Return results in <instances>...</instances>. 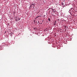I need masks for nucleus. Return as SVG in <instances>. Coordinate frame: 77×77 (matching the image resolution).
<instances>
[{
  "label": "nucleus",
  "instance_id": "obj_1",
  "mask_svg": "<svg viewBox=\"0 0 77 77\" xmlns=\"http://www.w3.org/2000/svg\"><path fill=\"white\" fill-rule=\"evenodd\" d=\"M35 4H32L31 5V7L32 8V9H34V7H35Z\"/></svg>",
  "mask_w": 77,
  "mask_h": 77
},
{
  "label": "nucleus",
  "instance_id": "obj_2",
  "mask_svg": "<svg viewBox=\"0 0 77 77\" xmlns=\"http://www.w3.org/2000/svg\"><path fill=\"white\" fill-rule=\"evenodd\" d=\"M52 11L53 12H55V11H56V10H55V9H52Z\"/></svg>",
  "mask_w": 77,
  "mask_h": 77
},
{
  "label": "nucleus",
  "instance_id": "obj_3",
  "mask_svg": "<svg viewBox=\"0 0 77 77\" xmlns=\"http://www.w3.org/2000/svg\"><path fill=\"white\" fill-rule=\"evenodd\" d=\"M48 21H49L50 22V23H51V20H50V18H48Z\"/></svg>",
  "mask_w": 77,
  "mask_h": 77
},
{
  "label": "nucleus",
  "instance_id": "obj_4",
  "mask_svg": "<svg viewBox=\"0 0 77 77\" xmlns=\"http://www.w3.org/2000/svg\"><path fill=\"white\" fill-rule=\"evenodd\" d=\"M41 17V16H38L35 19H36V18H38L39 17Z\"/></svg>",
  "mask_w": 77,
  "mask_h": 77
},
{
  "label": "nucleus",
  "instance_id": "obj_5",
  "mask_svg": "<svg viewBox=\"0 0 77 77\" xmlns=\"http://www.w3.org/2000/svg\"><path fill=\"white\" fill-rule=\"evenodd\" d=\"M18 20H20V19L18 18V20H16V21H18Z\"/></svg>",
  "mask_w": 77,
  "mask_h": 77
},
{
  "label": "nucleus",
  "instance_id": "obj_6",
  "mask_svg": "<svg viewBox=\"0 0 77 77\" xmlns=\"http://www.w3.org/2000/svg\"><path fill=\"white\" fill-rule=\"evenodd\" d=\"M56 21H55V24H57V23H56Z\"/></svg>",
  "mask_w": 77,
  "mask_h": 77
},
{
  "label": "nucleus",
  "instance_id": "obj_7",
  "mask_svg": "<svg viewBox=\"0 0 77 77\" xmlns=\"http://www.w3.org/2000/svg\"><path fill=\"white\" fill-rule=\"evenodd\" d=\"M62 5H63V2L62 3Z\"/></svg>",
  "mask_w": 77,
  "mask_h": 77
},
{
  "label": "nucleus",
  "instance_id": "obj_8",
  "mask_svg": "<svg viewBox=\"0 0 77 77\" xmlns=\"http://www.w3.org/2000/svg\"><path fill=\"white\" fill-rule=\"evenodd\" d=\"M69 11H70V12H71L72 11L70 10H69Z\"/></svg>",
  "mask_w": 77,
  "mask_h": 77
},
{
  "label": "nucleus",
  "instance_id": "obj_9",
  "mask_svg": "<svg viewBox=\"0 0 77 77\" xmlns=\"http://www.w3.org/2000/svg\"><path fill=\"white\" fill-rule=\"evenodd\" d=\"M38 23H39V24H40V23H39V21H38Z\"/></svg>",
  "mask_w": 77,
  "mask_h": 77
},
{
  "label": "nucleus",
  "instance_id": "obj_10",
  "mask_svg": "<svg viewBox=\"0 0 77 77\" xmlns=\"http://www.w3.org/2000/svg\"><path fill=\"white\" fill-rule=\"evenodd\" d=\"M44 22V20H42V23H43Z\"/></svg>",
  "mask_w": 77,
  "mask_h": 77
},
{
  "label": "nucleus",
  "instance_id": "obj_11",
  "mask_svg": "<svg viewBox=\"0 0 77 77\" xmlns=\"http://www.w3.org/2000/svg\"><path fill=\"white\" fill-rule=\"evenodd\" d=\"M56 24L54 23V26H55V25H56Z\"/></svg>",
  "mask_w": 77,
  "mask_h": 77
},
{
  "label": "nucleus",
  "instance_id": "obj_12",
  "mask_svg": "<svg viewBox=\"0 0 77 77\" xmlns=\"http://www.w3.org/2000/svg\"><path fill=\"white\" fill-rule=\"evenodd\" d=\"M38 18L39 19V18H40V17H38Z\"/></svg>",
  "mask_w": 77,
  "mask_h": 77
},
{
  "label": "nucleus",
  "instance_id": "obj_13",
  "mask_svg": "<svg viewBox=\"0 0 77 77\" xmlns=\"http://www.w3.org/2000/svg\"><path fill=\"white\" fill-rule=\"evenodd\" d=\"M65 27H66V26H65Z\"/></svg>",
  "mask_w": 77,
  "mask_h": 77
},
{
  "label": "nucleus",
  "instance_id": "obj_14",
  "mask_svg": "<svg viewBox=\"0 0 77 77\" xmlns=\"http://www.w3.org/2000/svg\"><path fill=\"white\" fill-rule=\"evenodd\" d=\"M36 22L37 23H38L37 21H36Z\"/></svg>",
  "mask_w": 77,
  "mask_h": 77
},
{
  "label": "nucleus",
  "instance_id": "obj_15",
  "mask_svg": "<svg viewBox=\"0 0 77 77\" xmlns=\"http://www.w3.org/2000/svg\"><path fill=\"white\" fill-rule=\"evenodd\" d=\"M41 24H42V23H41Z\"/></svg>",
  "mask_w": 77,
  "mask_h": 77
},
{
  "label": "nucleus",
  "instance_id": "obj_16",
  "mask_svg": "<svg viewBox=\"0 0 77 77\" xmlns=\"http://www.w3.org/2000/svg\"><path fill=\"white\" fill-rule=\"evenodd\" d=\"M41 18V17H40V18Z\"/></svg>",
  "mask_w": 77,
  "mask_h": 77
}]
</instances>
